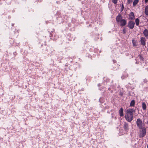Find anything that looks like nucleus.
<instances>
[{"mask_svg": "<svg viewBox=\"0 0 148 148\" xmlns=\"http://www.w3.org/2000/svg\"><path fill=\"white\" fill-rule=\"evenodd\" d=\"M123 128L125 133L127 134L129 130V124L126 122H125L123 124Z\"/></svg>", "mask_w": 148, "mask_h": 148, "instance_id": "nucleus-3", "label": "nucleus"}, {"mask_svg": "<svg viewBox=\"0 0 148 148\" xmlns=\"http://www.w3.org/2000/svg\"><path fill=\"white\" fill-rule=\"evenodd\" d=\"M134 40H132V43H133V46H135L136 45H135V44L134 43Z\"/></svg>", "mask_w": 148, "mask_h": 148, "instance_id": "nucleus-28", "label": "nucleus"}, {"mask_svg": "<svg viewBox=\"0 0 148 148\" xmlns=\"http://www.w3.org/2000/svg\"><path fill=\"white\" fill-rule=\"evenodd\" d=\"M124 5L123 4V3L122 2V5H121V12H122L123 10V9H124Z\"/></svg>", "mask_w": 148, "mask_h": 148, "instance_id": "nucleus-21", "label": "nucleus"}, {"mask_svg": "<svg viewBox=\"0 0 148 148\" xmlns=\"http://www.w3.org/2000/svg\"><path fill=\"white\" fill-rule=\"evenodd\" d=\"M139 1L138 0H134L133 3V6H135L138 3Z\"/></svg>", "mask_w": 148, "mask_h": 148, "instance_id": "nucleus-15", "label": "nucleus"}, {"mask_svg": "<svg viewBox=\"0 0 148 148\" xmlns=\"http://www.w3.org/2000/svg\"><path fill=\"white\" fill-rule=\"evenodd\" d=\"M145 13L146 15H148V5H147L145 7Z\"/></svg>", "mask_w": 148, "mask_h": 148, "instance_id": "nucleus-16", "label": "nucleus"}, {"mask_svg": "<svg viewBox=\"0 0 148 148\" xmlns=\"http://www.w3.org/2000/svg\"><path fill=\"white\" fill-rule=\"evenodd\" d=\"M119 95L121 96H122L123 95V93L122 92H120L119 93Z\"/></svg>", "mask_w": 148, "mask_h": 148, "instance_id": "nucleus-24", "label": "nucleus"}, {"mask_svg": "<svg viewBox=\"0 0 148 148\" xmlns=\"http://www.w3.org/2000/svg\"><path fill=\"white\" fill-rule=\"evenodd\" d=\"M135 24V23L134 21H130L128 22L127 26L130 29H132L134 27Z\"/></svg>", "mask_w": 148, "mask_h": 148, "instance_id": "nucleus-4", "label": "nucleus"}, {"mask_svg": "<svg viewBox=\"0 0 148 148\" xmlns=\"http://www.w3.org/2000/svg\"><path fill=\"white\" fill-rule=\"evenodd\" d=\"M45 46H46V43H45Z\"/></svg>", "mask_w": 148, "mask_h": 148, "instance_id": "nucleus-35", "label": "nucleus"}, {"mask_svg": "<svg viewBox=\"0 0 148 148\" xmlns=\"http://www.w3.org/2000/svg\"><path fill=\"white\" fill-rule=\"evenodd\" d=\"M122 16L120 14H118L116 16V20L117 22L118 23L120 22L121 20L122 19Z\"/></svg>", "mask_w": 148, "mask_h": 148, "instance_id": "nucleus-9", "label": "nucleus"}, {"mask_svg": "<svg viewBox=\"0 0 148 148\" xmlns=\"http://www.w3.org/2000/svg\"><path fill=\"white\" fill-rule=\"evenodd\" d=\"M141 130V137H144L146 134V129L145 127H143Z\"/></svg>", "mask_w": 148, "mask_h": 148, "instance_id": "nucleus-5", "label": "nucleus"}, {"mask_svg": "<svg viewBox=\"0 0 148 148\" xmlns=\"http://www.w3.org/2000/svg\"><path fill=\"white\" fill-rule=\"evenodd\" d=\"M142 108L143 110H145L146 109L147 106L144 102H143L142 103Z\"/></svg>", "mask_w": 148, "mask_h": 148, "instance_id": "nucleus-13", "label": "nucleus"}, {"mask_svg": "<svg viewBox=\"0 0 148 148\" xmlns=\"http://www.w3.org/2000/svg\"><path fill=\"white\" fill-rule=\"evenodd\" d=\"M135 19V16L134 13L131 12L129 15V19L130 21H132Z\"/></svg>", "mask_w": 148, "mask_h": 148, "instance_id": "nucleus-6", "label": "nucleus"}, {"mask_svg": "<svg viewBox=\"0 0 148 148\" xmlns=\"http://www.w3.org/2000/svg\"><path fill=\"white\" fill-rule=\"evenodd\" d=\"M119 113L120 116H123V109L121 108L119 110Z\"/></svg>", "mask_w": 148, "mask_h": 148, "instance_id": "nucleus-12", "label": "nucleus"}, {"mask_svg": "<svg viewBox=\"0 0 148 148\" xmlns=\"http://www.w3.org/2000/svg\"><path fill=\"white\" fill-rule=\"evenodd\" d=\"M127 29L126 28H124L123 29L122 31V33L123 34H125L127 32Z\"/></svg>", "mask_w": 148, "mask_h": 148, "instance_id": "nucleus-20", "label": "nucleus"}, {"mask_svg": "<svg viewBox=\"0 0 148 148\" xmlns=\"http://www.w3.org/2000/svg\"><path fill=\"white\" fill-rule=\"evenodd\" d=\"M52 36V35L51 34L50 37H51Z\"/></svg>", "mask_w": 148, "mask_h": 148, "instance_id": "nucleus-36", "label": "nucleus"}, {"mask_svg": "<svg viewBox=\"0 0 148 148\" xmlns=\"http://www.w3.org/2000/svg\"><path fill=\"white\" fill-rule=\"evenodd\" d=\"M133 1V0H127L128 4H131Z\"/></svg>", "mask_w": 148, "mask_h": 148, "instance_id": "nucleus-22", "label": "nucleus"}, {"mask_svg": "<svg viewBox=\"0 0 148 148\" xmlns=\"http://www.w3.org/2000/svg\"><path fill=\"white\" fill-rule=\"evenodd\" d=\"M135 104V101L133 99L131 101L130 104V106L131 107H134Z\"/></svg>", "mask_w": 148, "mask_h": 148, "instance_id": "nucleus-14", "label": "nucleus"}, {"mask_svg": "<svg viewBox=\"0 0 148 148\" xmlns=\"http://www.w3.org/2000/svg\"><path fill=\"white\" fill-rule=\"evenodd\" d=\"M148 2V0H145V3H147Z\"/></svg>", "mask_w": 148, "mask_h": 148, "instance_id": "nucleus-29", "label": "nucleus"}, {"mask_svg": "<svg viewBox=\"0 0 148 148\" xmlns=\"http://www.w3.org/2000/svg\"><path fill=\"white\" fill-rule=\"evenodd\" d=\"M100 86V84H98V86Z\"/></svg>", "mask_w": 148, "mask_h": 148, "instance_id": "nucleus-33", "label": "nucleus"}, {"mask_svg": "<svg viewBox=\"0 0 148 148\" xmlns=\"http://www.w3.org/2000/svg\"><path fill=\"white\" fill-rule=\"evenodd\" d=\"M139 20L138 18H137L135 20V22L137 26H138L139 24Z\"/></svg>", "mask_w": 148, "mask_h": 148, "instance_id": "nucleus-17", "label": "nucleus"}, {"mask_svg": "<svg viewBox=\"0 0 148 148\" xmlns=\"http://www.w3.org/2000/svg\"><path fill=\"white\" fill-rule=\"evenodd\" d=\"M113 62L114 63L113 64H116V60H113Z\"/></svg>", "mask_w": 148, "mask_h": 148, "instance_id": "nucleus-25", "label": "nucleus"}, {"mask_svg": "<svg viewBox=\"0 0 148 148\" xmlns=\"http://www.w3.org/2000/svg\"><path fill=\"white\" fill-rule=\"evenodd\" d=\"M138 57H139V58L140 59V60H141L142 61H144V58L143 56H142V55H139L138 56Z\"/></svg>", "mask_w": 148, "mask_h": 148, "instance_id": "nucleus-18", "label": "nucleus"}, {"mask_svg": "<svg viewBox=\"0 0 148 148\" xmlns=\"http://www.w3.org/2000/svg\"><path fill=\"white\" fill-rule=\"evenodd\" d=\"M147 148H148V145H147Z\"/></svg>", "mask_w": 148, "mask_h": 148, "instance_id": "nucleus-38", "label": "nucleus"}, {"mask_svg": "<svg viewBox=\"0 0 148 148\" xmlns=\"http://www.w3.org/2000/svg\"><path fill=\"white\" fill-rule=\"evenodd\" d=\"M139 62H136V64H139Z\"/></svg>", "mask_w": 148, "mask_h": 148, "instance_id": "nucleus-30", "label": "nucleus"}, {"mask_svg": "<svg viewBox=\"0 0 148 148\" xmlns=\"http://www.w3.org/2000/svg\"><path fill=\"white\" fill-rule=\"evenodd\" d=\"M109 108V106H106L105 108H105L106 109H108Z\"/></svg>", "mask_w": 148, "mask_h": 148, "instance_id": "nucleus-27", "label": "nucleus"}, {"mask_svg": "<svg viewBox=\"0 0 148 148\" xmlns=\"http://www.w3.org/2000/svg\"><path fill=\"white\" fill-rule=\"evenodd\" d=\"M119 66L120 65H119V64H113L112 65V66H113L114 70L116 71L119 69Z\"/></svg>", "mask_w": 148, "mask_h": 148, "instance_id": "nucleus-10", "label": "nucleus"}, {"mask_svg": "<svg viewBox=\"0 0 148 148\" xmlns=\"http://www.w3.org/2000/svg\"><path fill=\"white\" fill-rule=\"evenodd\" d=\"M52 36V35L51 34L50 37H51Z\"/></svg>", "mask_w": 148, "mask_h": 148, "instance_id": "nucleus-37", "label": "nucleus"}, {"mask_svg": "<svg viewBox=\"0 0 148 148\" xmlns=\"http://www.w3.org/2000/svg\"><path fill=\"white\" fill-rule=\"evenodd\" d=\"M146 40L145 37H142L140 38V43L142 45L144 46L145 45Z\"/></svg>", "mask_w": 148, "mask_h": 148, "instance_id": "nucleus-8", "label": "nucleus"}, {"mask_svg": "<svg viewBox=\"0 0 148 148\" xmlns=\"http://www.w3.org/2000/svg\"><path fill=\"white\" fill-rule=\"evenodd\" d=\"M118 0H112V2L115 4H116Z\"/></svg>", "mask_w": 148, "mask_h": 148, "instance_id": "nucleus-23", "label": "nucleus"}, {"mask_svg": "<svg viewBox=\"0 0 148 148\" xmlns=\"http://www.w3.org/2000/svg\"><path fill=\"white\" fill-rule=\"evenodd\" d=\"M147 82V79H145L144 80L143 82L144 83H146Z\"/></svg>", "mask_w": 148, "mask_h": 148, "instance_id": "nucleus-26", "label": "nucleus"}, {"mask_svg": "<svg viewBox=\"0 0 148 148\" xmlns=\"http://www.w3.org/2000/svg\"><path fill=\"white\" fill-rule=\"evenodd\" d=\"M121 24L120 25L121 26L123 27L125 26L126 24L127 21L125 19H122L121 20L120 22Z\"/></svg>", "mask_w": 148, "mask_h": 148, "instance_id": "nucleus-7", "label": "nucleus"}, {"mask_svg": "<svg viewBox=\"0 0 148 148\" xmlns=\"http://www.w3.org/2000/svg\"><path fill=\"white\" fill-rule=\"evenodd\" d=\"M135 110L132 109H128L125 116V118L128 122H131L133 119V113Z\"/></svg>", "mask_w": 148, "mask_h": 148, "instance_id": "nucleus-1", "label": "nucleus"}, {"mask_svg": "<svg viewBox=\"0 0 148 148\" xmlns=\"http://www.w3.org/2000/svg\"><path fill=\"white\" fill-rule=\"evenodd\" d=\"M136 125L139 129H141L143 127V123L142 120L140 118L137 119L136 122Z\"/></svg>", "mask_w": 148, "mask_h": 148, "instance_id": "nucleus-2", "label": "nucleus"}, {"mask_svg": "<svg viewBox=\"0 0 148 148\" xmlns=\"http://www.w3.org/2000/svg\"><path fill=\"white\" fill-rule=\"evenodd\" d=\"M143 34L144 36L147 38L148 36V30L147 29H145L143 31Z\"/></svg>", "mask_w": 148, "mask_h": 148, "instance_id": "nucleus-11", "label": "nucleus"}, {"mask_svg": "<svg viewBox=\"0 0 148 148\" xmlns=\"http://www.w3.org/2000/svg\"><path fill=\"white\" fill-rule=\"evenodd\" d=\"M14 23H12V26H14Z\"/></svg>", "mask_w": 148, "mask_h": 148, "instance_id": "nucleus-31", "label": "nucleus"}, {"mask_svg": "<svg viewBox=\"0 0 148 148\" xmlns=\"http://www.w3.org/2000/svg\"><path fill=\"white\" fill-rule=\"evenodd\" d=\"M113 92V91L112 90H111V93L112 92Z\"/></svg>", "mask_w": 148, "mask_h": 148, "instance_id": "nucleus-34", "label": "nucleus"}, {"mask_svg": "<svg viewBox=\"0 0 148 148\" xmlns=\"http://www.w3.org/2000/svg\"><path fill=\"white\" fill-rule=\"evenodd\" d=\"M108 90H111V88H108Z\"/></svg>", "mask_w": 148, "mask_h": 148, "instance_id": "nucleus-32", "label": "nucleus"}, {"mask_svg": "<svg viewBox=\"0 0 148 148\" xmlns=\"http://www.w3.org/2000/svg\"><path fill=\"white\" fill-rule=\"evenodd\" d=\"M47 47H45L44 48L42 49V52L43 53H45L47 51Z\"/></svg>", "mask_w": 148, "mask_h": 148, "instance_id": "nucleus-19", "label": "nucleus"}]
</instances>
